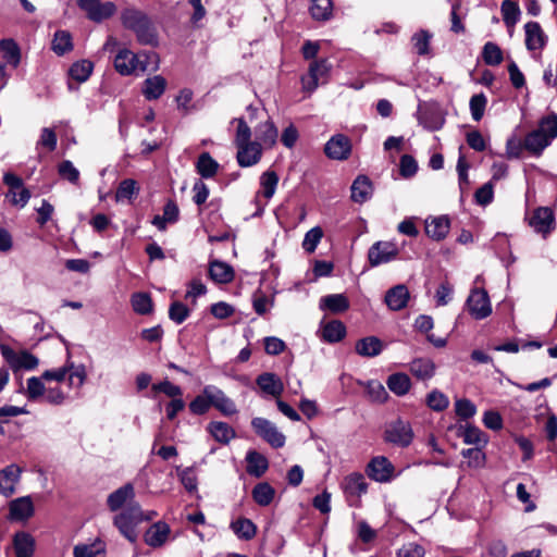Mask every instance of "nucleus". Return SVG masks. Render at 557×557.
Listing matches in <instances>:
<instances>
[{"label": "nucleus", "mask_w": 557, "mask_h": 557, "mask_svg": "<svg viewBox=\"0 0 557 557\" xmlns=\"http://www.w3.org/2000/svg\"><path fill=\"white\" fill-rule=\"evenodd\" d=\"M122 25L132 30L137 41L145 46L158 45V32L151 18L135 8L124 9L121 13Z\"/></svg>", "instance_id": "obj_1"}, {"label": "nucleus", "mask_w": 557, "mask_h": 557, "mask_svg": "<svg viewBox=\"0 0 557 557\" xmlns=\"http://www.w3.org/2000/svg\"><path fill=\"white\" fill-rule=\"evenodd\" d=\"M556 137L557 114L550 113L540 121L536 129L525 136L524 148L532 153L540 154Z\"/></svg>", "instance_id": "obj_2"}, {"label": "nucleus", "mask_w": 557, "mask_h": 557, "mask_svg": "<svg viewBox=\"0 0 557 557\" xmlns=\"http://www.w3.org/2000/svg\"><path fill=\"white\" fill-rule=\"evenodd\" d=\"M153 54L148 52L135 53L123 47L120 48L113 59L115 71L122 76L137 75L148 69V61Z\"/></svg>", "instance_id": "obj_3"}, {"label": "nucleus", "mask_w": 557, "mask_h": 557, "mask_svg": "<svg viewBox=\"0 0 557 557\" xmlns=\"http://www.w3.org/2000/svg\"><path fill=\"white\" fill-rule=\"evenodd\" d=\"M66 376H69L70 387L81 388L87 377L86 367L84 364L75 366L72 361L67 360L63 367L46 370L42 373L45 381L62 382Z\"/></svg>", "instance_id": "obj_4"}, {"label": "nucleus", "mask_w": 557, "mask_h": 557, "mask_svg": "<svg viewBox=\"0 0 557 557\" xmlns=\"http://www.w3.org/2000/svg\"><path fill=\"white\" fill-rule=\"evenodd\" d=\"M384 440L399 447H407L413 440L411 424L403 419H396L386 424Z\"/></svg>", "instance_id": "obj_5"}, {"label": "nucleus", "mask_w": 557, "mask_h": 557, "mask_svg": "<svg viewBox=\"0 0 557 557\" xmlns=\"http://www.w3.org/2000/svg\"><path fill=\"white\" fill-rule=\"evenodd\" d=\"M1 355L14 373L21 370H34L39 364V359L27 350L16 352L7 345L0 346Z\"/></svg>", "instance_id": "obj_6"}, {"label": "nucleus", "mask_w": 557, "mask_h": 557, "mask_svg": "<svg viewBox=\"0 0 557 557\" xmlns=\"http://www.w3.org/2000/svg\"><path fill=\"white\" fill-rule=\"evenodd\" d=\"M469 314L475 320H483L492 313L490 296L484 288L473 287L466 300Z\"/></svg>", "instance_id": "obj_7"}, {"label": "nucleus", "mask_w": 557, "mask_h": 557, "mask_svg": "<svg viewBox=\"0 0 557 557\" xmlns=\"http://www.w3.org/2000/svg\"><path fill=\"white\" fill-rule=\"evenodd\" d=\"M278 184V175L271 170L265 171L260 176V189L256 195L255 203L257 207L253 216L262 215L268 201L274 196Z\"/></svg>", "instance_id": "obj_8"}, {"label": "nucleus", "mask_w": 557, "mask_h": 557, "mask_svg": "<svg viewBox=\"0 0 557 557\" xmlns=\"http://www.w3.org/2000/svg\"><path fill=\"white\" fill-rule=\"evenodd\" d=\"M78 8L86 16L95 22L101 23L116 12V5L111 1L102 2L101 0H75Z\"/></svg>", "instance_id": "obj_9"}, {"label": "nucleus", "mask_w": 557, "mask_h": 557, "mask_svg": "<svg viewBox=\"0 0 557 557\" xmlns=\"http://www.w3.org/2000/svg\"><path fill=\"white\" fill-rule=\"evenodd\" d=\"M332 65L326 59L313 61L309 65L308 75L301 77L302 89L313 92L319 84H324L329 77Z\"/></svg>", "instance_id": "obj_10"}, {"label": "nucleus", "mask_w": 557, "mask_h": 557, "mask_svg": "<svg viewBox=\"0 0 557 557\" xmlns=\"http://www.w3.org/2000/svg\"><path fill=\"white\" fill-rule=\"evenodd\" d=\"M251 426L255 432L274 448L283 447L285 444V435L280 432L276 425L264 418H253Z\"/></svg>", "instance_id": "obj_11"}, {"label": "nucleus", "mask_w": 557, "mask_h": 557, "mask_svg": "<svg viewBox=\"0 0 557 557\" xmlns=\"http://www.w3.org/2000/svg\"><path fill=\"white\" fill-rule=\"evenodd\" d=\"M352 150L351 140L344 134H335L324 146V153L331 160H347Z\"/></svg>", "instance_id": "obj_12"}, {"label": "nucleus", "mask_w": 557, "mask_h": 557, "mask_svg": "<svg viewBox=\"0 0 557 557\" xmlns=\"http://www.w3.org/2000/svg\"><path fill=\"white\" fill-rule=\"evenodd\" d=\"M205 394L211 401V407H214L225 417L234 416L238 412L237 406L221 388L214 385L205 386Z\"/></svg>", "instance_id": "obj_13"}, {"label": "nucleus", "mask_w": 557, "mask_h": 557, "mask_svg": "<svg viewBox=\"0 0 557 557\" xmlns=\"http://www.w3.org/2000/svg\"><path fill=\"white\" fill-rule=\"evenodd\" d=\"M368 476L380 483H387L395 476L393 463L384 456L373 457L367 466Z\"/></svg>", "instance_id": "obj_14"}, {"label": "nucleus", "mask_w": 557, "mask_h": 557, "mask_svg": "<svg viewBox=\"0 0 557 557\" xmlns=\"http://www.w3.org/2000/svg\"><path fill=\"white\" fill-rule=\"evenodd\" d=\"M398 253L399 249L395 243L376 242L370 247L368 259L372 267H377L396 259Z\"/></svg>", "instance_id": "obj_15"}, {"label": "nucleus", "mask_w": 557, "mask_h": 557, "mask_svg": "<svg viewBox=\"0 0 557 557\" xmlns=\"http://www.w3.org/2000/svg\"><path fill=\"white\" fill-rule=\"evenodd\" d=\"M534 232L542 234L544 237L555 228L554 212L548 207H539L533 211L529 221Z\"/></svg>", "instance_id": "obj_16"}, {"label": "nucleus", "mask_w": 557, "mask_h": 557, "mask_svg": "<svg viewBox=\"0 0 557 557\" xmlns=\"http://www.w3.org/2000/svg\"><path fill=\"white\" fill-rule=\"evenodd\" d=\"M35 513L32 496H22L9 503V519L16 522H25Z\"/></svg>", "instance_id": "obj_17"}, {"label": "nucleus", "mask_w": 557, "mask_h": 557, "mask_svg": "<svg viewBox=\"0 0 557 557\" xmlns=\"http://www.w3.org/2000/svg\"><path fill=\"white\" fill-rule=\"evenodd\" d=\"M22 472L23 469L15 463H11L0 470V493L4 497H10L15 494Z\"/></svg>", "instance_id": "obj_18"}, {"label": "nucleus", "mask_w": 557, "mask_h": 557, "mask_svg": "<svg viewBox=\"0 0 557 557\" xmlns=\"http://www.w3.org/2000/svg\"><path fill=\"white\" fill-rule=\"evenodd\" d=\"M171 528L164 521L151 524L144 534L145 543L153 548L163 546L170 539Z\"/></svg>", "instance_id": "obj_19"}, {"label": "nucleus", "mask_w": 557, "mask_h": 557, "mask_svg": "<svg viewBox=\"0 0 557 557\" xmlns=\"http://www.w3.org/2000/svg\"><path fill=\"white\" fill-rule=\"evenodd\" d=\"M237 146V162L247 168L257 164L262 156V147L258 141L243 143Z\"/></svg>", "instance_id": "obj_20"}, {"label": "nucleus", "mask_w": 557, "mask_h": 557, "mask_svg": "<svg viewBox=\"0 0 557 557\" xmlns=\"http://www.w3.org/2000/svg\"><path fill=\"white\" fill-rule=\"evenodd\" d=\"M449 228L450 221L446 215L428 218L425 220V233L434 240L438 242L444 239L447 236Z\"/></svg>", "instance_id": "obj_21"}, {"label": "nucleus", "mask_w": 557, "mask_h": 557, "mask_svg": "<svg viewBox=\"0 0 557 557\" xmlns=\"http://www.w3.org/2000/svg\"><path fill=\"white\" fill-rule=\"evenodd\" d=\"M525 46L529 50H541L546 44V36L537 22H528L524 25Z\"/></svg>", "instance_id": "obj_22"}, {"label": "nucleus", "mask_w": 557, "mask_h": 557, "mask_svg": "<svg viewBox=\"0 0 557 557\" xmlns=\"http://www.w3.org/2000/svg\"><path fill=\"white\" fill-rule=\"evenodd\" d=\"M166 86L168 82L162 75H154L144 81L141 92L147 100H157L164 94Z\"/></svg>", "instance_id": "obj_23"}, {"label": "nucleus", "mask_w": 557, "mask_h": 557, "mask_svg": "<svg viewBox=\"0 0 557 557\" xmlns=\"http://www.w3.org/2000/svg\"><path fill=\"white\" fill-rule=\"evenodd\" d=\"M409 297L408 288L399 284L387 290L385 302L391 310L398 311L407 306Z\"/></svg>", "instance_id": "obj_24"}, {"label": "nucleus", "mask_w": 557, "mask_h": 557, "mask_svg": "<svg viewBox=\"0 0 557 557\" xmlns=\"http://www.w3.org/2000/svg\"><path fill=\"white\" fill-rule=\"evenodd\" d=\"M257 385L260 389L273 397H278L284 391L282 380L274 373L264 372L260 374L256 380Z\"/></svg>", "instance_id": "obj_25"}, {"label": "nucleus", "mask_w": 557, "mask_h": 557, "mask_svg": "<svg viewBox=\"0 0 557 557\" xmlns=\"http://www.w3.org/2000/svg\"><path fill=\"white\" fill-rule=\"evenodd\" d=\"M350 189L352 201L358 203L366 202L373 194L372 182L366 175H358L352 182Z\"/></svg>", "instance_id": "obj_26"}, {"label": "nucleus", "mask_w": 557, "mask_h": 557, "mask_svg": "<svg viewBox=\"0 0 557 557\" xmlns=\"http://www.w3.org/2000/svg\"><path fill=\"white\" fill-rule=\"evenodd\" d=\"M319 308L322 311L332 313H342L348 310L349 300L344 294H331L323 296L319 301Z\"/></svg>", "instance_id": "obj_27"}, {"label": "nucleus", "mask_w": 557, "mask_h": 557, "mask_svg": "<svg viewBox=\"0 0 557 557\" xmlns=\"http://www.w3.org/2000/svg\"><path fill=\"white\" fill-rule=\"evenodd\" d=\"M209 276L218 284H227L234 278V270L226 262L214 260L209 264Z\"/></svg>", "instance_id": "obj_28"}, {"label": "nucleus", "mask_w": 557, "mask_h": 557, "mask_svg": "<svg viewBox=\"0 0 557 557\" xmlns=\"http://www.w3.org/2000/svg\"><path fill=\"white\" fill-rule=\"evenodd\" d=\"M355 350L362 357L372 358L383 350V342L376 336H368L356 343Z\"/></svg>", "instance_id": "obj_29"}, {"label": "nucleus", "mask_w": 557, "mask_h": 557, "mask_svg": "<svg viewBox=\"0 0 557 557\" xmlns=\"http://www.w3.org/2000/svg\"><path fill=\"white\" fill-rule=\"evenodd\" d=\"M135 497L134 486L131 483L123 485L108 496L107 504L112 511L122 508L124 504Z\"/></svg>", "instance_id": "obj_30"}, {"label": "nucleus", "mask_w": 557, "mask_h": 557, "mask_svg": "<svg viewBox=\"0 0 557 557\" xmlns=\"http://www.w3.org/2000/svg\"><path fill=\"white\" fill-rule=\"evenodd\" d=\"M207 431L211 436L221 444H228L235 436V430L226 422L212 421L208 424Z\"/></svg>", "instance_id": "obj_31"}, {"label": "nucleus", "mask_w": 557, "mask_h": 557, "mask_svg": "<svg viewBox=\"0 0 557 557\" xmlns=\"http://www.w3.org/2000/svg\"><path fill=\"white\" fill-rule=\"evenodd\" d=\"M435 363L429 358H416L409 364L412 375L419 380H430L435 374Z\"/></svg>", "instance_id": "obj_32"}, {"label": "nucleus", "mask_w": 557, "mask_h": 557, "mask_svg": "<svg viewBox=\"0 0 557 557\" xmlns=\"http://www.w3.org/2000/svg\"><path fill=\"white\" fill-rule=\"evenodd\" d=\"M16 557H32L35 552V540L26 532H17L13 539Z\"/></svg>", "instance_id": "obj_33"}, {"label": "nucleus", "mask_w": 557, "mask_h": 557, "mask_svg": "<svg viewBox=\"0 0 557 557\" xmlns=\"http://www.w3.org/2000/svg\"><path fill=\"white\" fill-rule=\"evenodd\" d=\"M246 461L247 473L256 478L262 476L269 467L268 459L263 455L255 450L247 453Z\"/></svg>", "instance_id": "obj_34"}, {"label": "nucleus", "mask_w": 557, "mask_h": 557, "mask_svg": "<svg viewBox=\"0 0 557 557\" xmlns=\"http://www.w3.org/2000/svg\"><path fill=\"white\" fill-rule=\"evenodd\" d=\"M368 484L361 473L355 472L344 480V491L350 496H361L367 492Z\"/></svg>", "instance_id": "obj_35"}, {"label": "nucleus", "mask_w": 557, "mask_h": 557, "mask_svg": "<svg viewBox=\"0 0 557 557\" xmlns=\"http://www.w3.org/2000/svg\"><path fill=\"white\" fill-rule=\"evenodd\" d=\"M0 53L7 64L17 67L21 61V51L17 44L13 39L0 40Z\"/></svg>", "instance_id": "obj_36"}, {"label": "nucleus", "mask_w": 557, "mask_h": 557, "mask_svg": "<svg viewBox=\"0 0 557 557\" xmlns=\"http://www.w3.org/2000/svg\"><path fill=\"white\" fill-rule=\"evenodd\" d=\"M139 194V186L137 182L133 178L123 180L115 191V201L132 202L134 198Z\"/></svg>", "instance_id": "obj_37"}, {"label": "nucleus", "mask_w": 557, "mask_h": 557, "mask_svg": "<svg viewBox=\"0 0 557 557\" xmlns=\"http://www.w3.org/2000/svg\"><path fill=\"white\" fill-rule=\"evenodd\" d=\"M420 124L429 131H438L445 123V117L437 109L423 110L419 116Z\"/></svg>", "instance_id": "obj_38"}, {"label": "nucleus", "mask_w": 557, "mask_h": 557, "mask_svg": "<svg viewBox=\"0 0 557 557\" xmlns=\"http://www.w3.org/2000/svg\"><path fill=\"white\" fill-rule=\"evenodd\" d=\"M346 335V326L338 320H333L322 326V338L327 343H337Z\"/></svg>", "instance_id": "obj_39"}, {"label": "nucleus", "mask_w": 557, "mask_h": 557, "mask_svg": "<svg viewBox=\"0 0 557 557\" xmlns=\"http://www.w3.org/2000/svg\"><path fill=\"white\" fill-rule=\"evenodd\" d=\"M219 168V163L210 156L209 152H202L196 162V170L202 178L213 177Z\"/></svg>", "instance_id": "obj_40"}, {"label": "nucleus", "mask_w": 557, "mask_h": 557, "mask_svg": "<svg viewBox=\"0 0 557 557\" xmlns=\"http://www.w3.org/2000/svg\"><path fill=\"white\" fill-rule=\"evenodd\" d=\"M258 143L261 144V147H272L277 139V129L272 121L268 120L264 123H261L256 129Z\"/></svg>", "instance_id": "obj_41"}, {"label": "nucleus", "mask_w": 557, "mask_h": 557, "mask_svg": "<svg viewBox=\"0 0 557 557\" xmlns=\"http://www.w3.org/2000/svg\"><path fill=\"white\" fill-rule=\"evenodd\" d=\"M387 387L397 396L406 395L410 387V377L405 373H394L387 379Z\"/></svg>", "instance_id": "obj_42"}, {"label": "nucleus", "mask_w": 557, "mask_h": 557, "mask_svg": "<svg viewBox=\"0 0 557 557\" xmlns=\"http://www.w3.org/2000/svg\"><path fill=\"white\" fill-rule=\"evenodd\" d=\"M253 500L262 507L270 505L275 496V490L267 482L258 483L251 492Z\"/></svg>", "instance_id": "obj_43"}, {"label": "nucleus", "mask_w": 557, "mask_h": 557, "mask_svg": "<svg viewBox=\"0 0 557 557\" xmlns=\"http://www.w3.org/2000/svg\"><path fill=\"white\" fill-rule=\"evenodd\" d=\"M233 532L242 540H251L257 533L256 524L247 518H239L231 523Z\"/></svg>", "instance_id": "obj_44"}, {"label": "nucleus", "mask_w": 557, "mask_h": 557, "mask_svg": "<svg viewBox=\"0 0 557 557\" xmlns=\"http://www.w3.org/2000/svg\"><path fill=\"white\" fill-rule=\"evenodd\" d=\"M51 49L58 55H63V54L70 52L73 49V41H72L71 34L66 30L55 32L53 39H52Z\"/></svg>", "instance_id": "obj_45"}, {"label": "nucleus", "mask_w": 557, "mask_h": 557, "mask_svg": "<svg viewBox=\"0 0 557 557\" xmlns=\"http://www.w3.org/2000/svg\"><path fill=\"white\" fill-rule=\"evenodd\" d=\"M94 70V63L89 60H81L72 64L69 70L71 78L78 83L86 82L91 75Z\"/></svg>", "instance_id": "obj_46"}, {"label": "nucleus", "mask_w": 557, "mask_h": 557, "mask_svg": "<svg viewBox=\"0 0 557 557\" xmlns=\"http://www.w3.org/2000/svg\"><path fill=\"white\" fill-rule=\"evenodd\" d=\"M504 23L508 27H513L521 16L519 5L511 0H504L500 5Z\"/></svg>", "instance_id": "obj_47"}, {"label": "nucleus", "mask_w": 557, "mask_h": 557, "mask_svg": "<svg viewBox=\"0 0 557 557\" xmlns=\"http://www.w3.org/2000/svg\"><path fill=\"white\" fill-rule=\"evenodd\" d=\"M333 10L332 0H312L310 13L317 21H326L331 17Z\"/></svg>", "instance_id": "obj_48"}, {"label": "nucleus", "mask_w": 557, "mask_h": 557, "mask_svg": "<svg viewBox=\"0 0 557 557\" xmlns=\"http://www.w3.org/2000/svg\"><path fill=\"white\" fill-rule=\"evenodd\" d=\"M45 379L41 376H32L27 380L25 394L27 398L32 401H36L39 398L45 396L46 385L44 383Z\"/></svg>", "instance_id": "obj_49"}, {"label": "nucleus", "mask_w": 557, "mask_h": 557, "mask_svg": "<svg viewBox=\"0 0 557 557\" xmlns=\"http://www.w3.org/2000/svg\"><path fill=\"white\" fill-rule=\"evenodd\" d=\"M131 302L134 311L138 314H148L152 311V300L147 293H135Z\"/></svg>", "instance_id": "obj_50"}, {"label": "nucleus", "mask_w": 557, "mask_h": 557, "mask_svg": "<svg viewBox=\"0 0 557 557\" xmlns=\"http://www.w3.org/2000/svg\"><path fill=\"white\" fill-rule=\"evenodd\" d=\"M482 57L487 65H498L503 61V52L500 48L492 41L484 45Z\"/></svg>", "instance_id": "obj_51"}, {"label": "nucleus", "mask_w": 557, "mask_h": 557, "mask_svg": "<svg viewBox=\"0 0 557 557\" xmlns=\"http://www.w3.org/2000/svg\"><path fill=\"white\" fill-rule=\"evenodd\" d=\"M114 524L129 542H135L137 540L136 527L133 522H129L126 516L116 515L114 518Z\"/></svg>", "instance_id": "obj_52"}, {"label": "nucleus", "mask_w": 557, "mask_h": 557, "mask_svg": "<svg viewBox=\"0 0 557 557\" xmlns=\"http://www.w3.org/2000/svg\"><path fill=\"white\" fill-rule=\"evenodd\" d=\"M104 550L100 541H95L91 544H78L73 549L74 557H97Z\"/></svg>", "instance_id": "obj_53"}, {"label": "nucleus", "mask_w": 557, "mask_h": 557, "mask_svg": "<svg viewBox=\"0 0 557 557\" xmlns=\"http://www.w3.org/2000/svg\"><path fill=\"white\" fill-rule=\"evenodd\" d=\"M323 237V231L320 226L309 230L304 237L302 248L305 251L312 253Z\"/></svg>", "instance_id": "obj_54"}, {"label": "nucleus", "mask_w": 557, "mask_h": 557, "mask_svg": "<svg viewBox=\"0 0 557 557\" xmlns=\"http://www.w3.org/2000/svg\"><path fill=\"white\" fill-rule=\"evenodd\" d=\"M487 99L484 94L473 95L470 99L471 116L474 121H480L483 117Z\"/></svg>", "instance_id": "obj_55"}, {"label": "nucleus", "mask_w": 557, "mask_h": 557, "mask_svg": "<svg viewBox=\"0 0 557 557\" xmlns=\"http://www.w3.org/2000/svg\"><path fill=\"white\" fill-rule=\"evenodd\" d=\"M152 391L156 393H163L172 399L181 398L183 395L182 388L168 380L152 384Z\"/></svg>", "instance_id": "obj_56"}, {"label": "nucleus", "mask_w": 557, "mask_h": 557, "mask_svg": "<svg viewBox=\"0 0 557 557\" xmlns=\"http://www.w3.org/2000/svg\"><path fill=\"white\" fill-rule=\"evenodd\" d=\"M426 405L435 411H442L446 409L449 405V400L446 395H444L442 392L435 389L432 391L426 396Z\"/></svg>", "instance_id": "obj_57"}, {"label": "nucleus", "mask_w": 557, "mask_h": 557, "mask_svg": "<svg viewBox=\"0 0 557 557\" xmlns=\"http://www.w3.org/2000/svg\"><path fill=\"white\" fill-rule=\"evenodd\" d=\"M58 172L62 178L72 184H77L79 181V171L69 160H64L59 164Z\"/></svg>", "instance_id": "obj_58"}, {"label": "nucleus", "mask_w": 557, "mask_h": 557, "mask_svg": "<svg viewBox=\"0 0 557 557\" xmlns=\"http://www.w3.org/2000/svg\"><path fill=\"white\" fill-rule=\"evenodd\" d=\"M462 438L466 444L485 445L487 440L480 429L473 425H466L462 432Z\"/></svg>", "instance_id": "obj_59"}, {"label": "nucleus", "mask_w": 557, "mask_h": 557, "mask_svg": "<svg viewBox=\"0 0 557 557\" xmlns=\"http://www.w3.org/2000/svg\"><path fill=\"white\" fill-rule=\"evenodd\" d=\"M189 315V309L181 301H173L169 309V318L176 324L183 323Z\"/></svg>", "instance_id": "obj_60"}, {"label": "nucleus", "mask_w": 557, "mask_h": 557, "mask_svg": "<svg viewBox=\"0 0 557 557\" xmlns=\"http://www.w3.org/2000/svg\"><path fill=\"white\" fill-rule=\"evenodd\" d=\"M432 35L426 30H420L412 36L413 47L419 54H426Z\"/></svg>", "instance_id": "obj_61"}, {"label": "nucleus", "mask_w": 557, "mask_h": 557, "mask_svg": "<svg viewBox=\"0 0 557 557\" xmlns=\"http://www.w3.org/2000/svg\"><path fill=\"white\" fill-rule=\"evenodd\" d=\"M211 407V401L208 396L205 394V388L201 394L196 396L194 400L189 404V410L194 414H205Z\"/></svg>", "instance_id": "obj_62"}, {"label": "nucleus", "mask_w": 557, "mask_h": 557, "mask_svg": "<svg viewBox=\"0 0 557 557\" xmlns=\"http://www.w3.org/2000/svg\"><path fill=\"white\" fill-rule=\"evenodd\" d=\"M455 411L461 419H469L476 412L474 404L466 398L457 399L455 403Z\"/></svg>", "instance_id": "obj_63"}, {"label": "nucleus", "mask_w": 557, "mask_h": 557, "mask_svg": "<svg viewBox=\"0 0 557 557\" xmlns=\"http://www.w3.org/2000/svg\"><path fill=\"white\" fill-rule=\"evenodd\" d=\"M7 197L10 198L12 205L25 207L30 198V191L23 185L15 190H9Z\"/></svg>", "instance_id": "obj_64"}]
</instances>
